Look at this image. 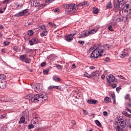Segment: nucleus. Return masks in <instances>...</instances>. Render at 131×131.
Returning a JSON list of instances; mask_svg holds the SVG:
<instances>
[{"mask_svg": "<svg viewBox=\"0 0 131 131\" xmlns=\"http://www.w3.org/2000/svg\"><path fill=\"white\" fill-rule=\"evenodd\" d=\"M123 114L125 116H126V117H127V115H128V114H127V112L125 111L123 112Z\"/></svg>", "mask_w": 131, "mask_h": 131, "instance_id": "0e129e2a", "label": "nucleus"}, {"mask_svg": "<svg viewBox=\"0 0 131 131\" xmlns=\"http://www.w3.org/2000/svg\"><path fill=\"white\" fill-rule=\"evenodd\" d=\"M78 10V5L74 4H70V10H68V14L70 13H76V11Z\"/></svg>", "mask_w": 131, "mask_h": 131, "instance_id": "39448f33", "label": "nucleus"}, {"mask_svg": "<svg viewBox=\"0 0 131 131\" xmlns=\"http://www.w3.org/2000/svg\"><path fill=\"white\" fill-rule=\"evenodd\" d=\"M33 7H35V8H36L37 7H39V8H45L47 6L46 4H39V2H38V0H35L33 1Z\"/></svg>", "mask_w": 131, "mask_h": 131, "instance_id": "423d86ee", "label": "nucleus"}, {"mask_svg": "<svg viewBox=\"0 0 131 131\" xmlns=\"http://www.w3.org/2000/svg\"><path fill=\"white\" fill-rule=\"evenodd\" d=\"M105 62H109L110 61V58L109 57H106L105 59L104 60Z\"/></svg>", "mask_w": 131, "mask_h": 131, "instance_id": "e2e57ef3", "label": "nucleus"}, {"mask_svg": "<svg viewBox=\"0 0 131 131\" xmlns=\"http://www.w3.org/2000/svg\"><path fill=\"white\" fill-rule=\"evenodd\" d=\"M103 55L100 53L99 50H94L91 54V58L92 59H96L97 58H100V57H102Z\"/></svg>", "mask_w": 131, "mask_h": 131, "instance_id": "20e7f679", "label": "nucleus"}, {"mask_svg": "<svg viewBox=\"0 0 131 131\" xmlns=\"http://www.w3.org/2000/svg\"><path fill=\"white\" fill-rule=\"evenodd\" d=\"M9 2H10V0H4V1L3 2V4H9Z\"/></svg>", "mask_w": 131, "mask_h": 131, "instance_id": "052dcab7", "label": "nucleus"}, {"mask_svg": "<svg viewBox=\"0 0 131 131\" xmlns=\"http://www.w3.org/2000/svg\"><path fill=\"white\" fill-rule=\"evenodd\" d=\"M27 98H29L30 101L32 103H38V102L41 103V102L48 100V96L46 94V92H42L41 93L33 95V96L30 94L28 95Z\"/></svg>", "mask_w": 131, "mask_h": 131, "instance_id": "f257e3e1", "label": "nucleus"}, {"mask_svg": "<svg viewBox=\"0 0 131 131\" xmlns=\"http://www.w3.org/2000/svg\"><path fill=\"white\" fill-rule=\"evenodd\" d=\"M26 57L27 56L26 54H23L19 56V59L20 60V61H24V59H26Z\"/></svg>", "mask_w": 131, "mask_h": 131, "instance_id": "5701e85b", "label": "nucleus"}, {"mask_svg": "<svg viewBox=\"0 0 131 131\" xmlns=\"http://www.w3.org/2000/svg\"><path fill=\"white\" fill-rule=\"evenodd\" d=\"M26 51L27 52V53H30V52L32 51V49H29V48H26Z\"/></svg>", "mask_w": 131, "mask_h": 131, "instance_id": "864d4df0", "label": "nucleus"}, {"mask_svg": "<svg viewBox=\"0 0 131 131\" xmlns=\"http://www.w3.org/2000/svg\"><path fill=\"white\" fill-rule=\"evenodd\" d=\"M80 37H86V34L84 33H81L80 34Z\"/></svg>", "mask_w": 131, "mask_h": 131, "instance_id": "79ce46f5", "label": "nucleus"}, {"mask_svg": "<svg viewBox=\"0 0 131 131\" xmlns=\"http://www.w3.org/2000/svg\"><path fill=\"white\" fill-rule=\"evenodd\" d=\"M54 89H56L57 90H61V89H62V87H61V86H55L54 85Z\"/></svg>", "mask_w": 131, "mask_h": 131, "instance_id": "6e6d98bb", "label": "nucleus"}, {"mask_svg": "<svg viewBox=\"0 0 131 131\" xmlns=\"http://www.w3.org/2000/svg\"><path fill=\"white\" fill-rule=\"evenodd\" d=\"M71 35H72L69 34L68 36H67L65 37L67 41H68L69 42L72 41V40H73V37H72V36H71Z\"/></svg>", "mask_w": 131, "mask_h": 131, "instance_id": "f8f14e48", "label": "nucleus"}, {"mask_svg": "<svg viewBox=\"0 0 131 131\" xmlns=\"http://www.w3.org/2000/svg\"><path fill=\"white\" fill-rule=\"evenodd\" d=\"M32 89L36 93H40L43 91V87L41 83H36L32 86Z\"/></svg>", "mask_w": 131, "mask_h": 131, "instance_id": "7ed1b4c3", "label": "nucleus"}, {"mask_svg": "<svg viewBox=\"0 0 131 131\" xmlns=\"http://www.w3.org/2000/svg\"><path fill=\"white\" fill-rule=\"evenodd\" d=\"M116 130L120 131V127H119V125H117V127H116Z\"/></svg>", "mask_w": 131, "mask_h": 131, "instance_id": "680f3d73", "label": "nucleus"}, {"mask_svg": "<svg viewBox=\"0 0 131 131\" xmlns=\"http://www.w3.org/2000/svg\"><path fill=\"white\" fill-rule=\"evenodd\" d=\"M54 12L55 13H59L60 12V9H59V8H55L54 9Z\"/></svg>", "mask_w": 131, "mask_h": 131, "instance_id": "09e8293b", "label": "nucleus"}, {"mask_svg": "<svg viewBox=\"0 0 131 131\" xmlns=\"http://www.w3.org/2000/svg\"><path fill=\"white\" fill-rule=\"evenodd\" d=\"M78 42L80 45H84V41L79 40Z\"/></svg>", "mask_w": 131, "mask_h": 131, "instance_id": "338daca9", "label": "nucleus"}, {"mask_svg": "<svg viewBox=\"0 0 131 131\" xmlns=\"http://www.w3.org/2000/svg\"><path fill=\"white\" fill-rule=\"evenodd\" d=\"M34 127V126L32 124H30L28 125V129H31L32 128H33Z\"/></svg>", "mask_w": 131, "mask_h": 131, "instance_id": "de8ad7c7", "label": "nucleus"}, {"mask_svg": "<svg viewBox=\"0 0 131 131\" xmlns=\"http://www.w3.org/2000/svg\"><path fill=\"white\" fill-rule=\"evenodd\" d=\"M98 74V72L97 71H94L91 73V75H89L88 76H85L88 77V78H91V77H95L96 75Z\"/></svg>", "mask_w": 131, "mask_h": 131, "instance_id": "9d476101", "label": "nucleus"}, {"mask_svg": "<svg viewBox=\"0 0 131 131\" xmlns=\"http://www.w3.org/2000/svg\"><path fill=\"white\" fill-rule=\"evenodd\" d=\"M98 31V28H95L93 29L90 30L91 34H93V33H95V32H97Z\"/></svg>", "mask_w": 131, "mask_h": 131, "instance_id": "393cba45", "label": "nucleus"}, {"mask_svg": "<svg viewBox=\"0 0 131 131\" xmlns=\"http://www.w3.org/2000/svg\"><path fill=\"white\" fill-rule=\"evenodd\" d=\"M49 25L53 27V28H56V24H52V23H49Z\"/></svg>", "mask_w": 131, "mask_h": 131, "instance_id": "4c0bfd02", "label": "nucleus"}, {"mask_svg": "<svg viewBox=\"0 0 131 131\" xmlns=\"http://www.w3.org/2000/svg\"><path fill=\"white\" fill-rule=\"evenodd\" d=\"M95 123L96 125H97L98 126H99V127H101L102 126V125L101 124V122H100V121L98 120H95Z\"/></svg>", "mask_w": 131, "mask_h": 131, "instance_id": "c85d7f7f", "label": "nucleus"}, {"mask_svg": "<svg viewBox=\"0 0 131 131\" xmlns=\"http://www.w3.org/2000/svg\"><path fill=\"white\" fill-rule=\"evenodd\" d=\"M87 103H88V104H93V105H95L98 103V100L91 99L87 100Z\"/></svg>", "mask_w": 131, "mask_h": 131, "instance_id": "1a4fd4ad", "label": "nucleus"}, {"mask_svg": "<svg viewBox=\"0 0 131 131\" xmlns=\"http://www.w3.org/2000/svg\"><path fill=\"white\" fill-rule=\"evenodd\" d=\"M56 68H57V69H59V70H62V69H63V68L62 67V66L60 65V64H58L56 66Z\"/></svg>", "mask_w": 131, "mask_h": 131, "instance_id": "ea45409f", "label": "nucleus"}, {"mask_svg": "<svg viewBox=\"0 0 131 131\" xmlns=\"http://www.w3.org/2000/svg\"><path fill=\"white\" fill-rule=\"evenodd\" d=\"M111 96L113 100V104H116L115 94H114L113 93H111Z\"/></svg>", "mask_w": 131, "mask_h": 131, "instance_id": "dca6fc26", "label": "nucleus"}, {"mask_svg": "<svg viewBox=\"0 0 131 131\" xmlns=\"http://www.w3.org/2000/svg\"><path fill=\"white\" fill-rule=\"evenodd\" d=\"M46 65H47V63L46 62H42L41 64H40V66L41 67H45V66H46Z\"/></svg>", "mask_w": 131, "mask_h": 131, "instance_id": "4d7b16f0", "label": "nucleus"}, {"mask_svg": "<svg viewBox=\"0 0 131 131\" xmlns=\"http://www.w3.org/2000/svg\"><path fill=\"white\" fill-rule=\"evenodd\" d=\"M49 71H50V70H49V69L45 70L43 71V74L45 75H47V74L49 73Z\"/></svg>", "mask_w": 131, "mask_h": 131, "instance_id": "c9c22d12", "label": "nucleus"}, {"mask_svg": "<svg viewBox=\"0 0 131 131\" xmlns=\"http://www.w3.org/2000/svg\"><path fill=\"white\" fill-rule=\"evenodd\" d=\"M53 80H54V81H56L58 82H60V81H61V79H60V78L57 77V76H56L53 77Z\"/></svg>", "mask_w": 131, "mask_h": 131, "instance_id": "412c9836", "label": "nucleus"}, {"mask_svg": "<svg viewBox=\"0 0 131 131\" xmlns=\"http://www.w3.org/2000/svg\"><path fill=\"white\" fill-rule=\"evenodd\" d=\"M114 81H115V77L114 76L110 74L107 77L106 76V82L111 83V82H114Z\"/></svg>", "mask_w": 131, "mask_h": 131, "instance_id": "0eeeda50", "label": "nucleus"}, {"mask_svg": "<svg viewBox=\"0 0 131 131\" xmlns=\"http://www.w3.org/2000/svg\"><path fill=\"white\" fill-rule=\"evenodd\" d=\"M122 6H123V3H118V4L116 5L117 9L118 10H122V9H123Z\"/></svg>", "mask_w": 131, "mask_h": 131, "instance_id": "4468645a", "label": "nucleus"}, {"mask_svg": "<svg viewBox=\"0 0 131 131\" xmlns=\"http://www.w3.org/2000/svg\"><path fill=\"white\" fill-rule=\"evenodd\" d=\"M15 5L16 6V9L20 10V9H22L23 8V5L22 4H19L18 3H15Z\"/></svg>", "mask_w": 131, "mask_h": 131, "instance_id": "aec40b11", "label": "nucleus"}, {"mask_svg": "<svg viewBox=\"0 0 131 131\" xmlns=\"http://www.w3.org/2000/svg\"><path fill=\"white\" fill-rule=\"evenodd\" d=\"M13 51H15V52H19V49H18V46H15L13 48Z\"/></svg>", "mask_w": 131, "mask_h": 131, "instance_id": "e433bc0d", "label": "nucleus"}, {"mask_svg": "<svg viewBox=\"0 0 131 131\" xmlns=\"http://www.w3.org/2000/svg\"><path fill=\"white\" fill-rule=\"evenodd\" d=\"M104 103H110V102H111V98L108 97H105L104 98Z\"/></svg>", "mask_w": 131, "mask_h": 131, "instance_id": "a211bd4d", "label": "nucleus"}, {"mask_svg": "<svg viewBox=\"0 0 131 131\" xmlns=\"http://www.w3.org/2000/svg\"><path fill=\"white\" fill-rule=\"evenodd\" d=\"M31 60V59H30V58H27L25 59V62L27 64H29V63H30Z\"/></svg>", "mask_w": 131, "mask_h": 131, "instance_id": "473e14b6", "label": "nucleus"}, {"mask_svg": "<svg viewBox=\"0 0 131 131\" xmlns=\"http://www.w3.org/2000/svg\"><path fill=\"white\" fill-rule=\"evenodd\" d=\"M53 2H55V0H45V3H49V4L53 3Z\"/></svg>", "mask_w": 131, "mask_h": 131, "instance_id": "a18cd8bd", "label": "nucleus"}, {"mask_svg": "<svg viewBox=\"0 0 131 131\" xmlns=\"http://www.w3.org/2000/svg\"><path fill=\"white\" fill-rule=\"evenodd\" d=\"M85 5L90 6V3H89V2L86 1V2H82L79 4L78 6H79V7H82V8H84V6Z\"/></svg>", "mask_w": 131, "mask_h": 131, "instance_id": "9b49d317", "label": "nucleus"}, {"mask_svg": "<svg viewBox=\"0 0 131 131\" xmlns=\"http://www.w3.org/2000/svg\"><path fill=\"white\" fill-rule=\"evenodd\" d=\"M7 77H6V75L4 74H0V79L1 80H5Z\"/></svg>", "mask_w": 131, "mask_h": 131, "instance_id": "b1692460", "label": "nucleus"}, {"mask_svg": "<svg viewBox=\"0 0 131 131\" xmlns=\"http://www.w3.org/2000/svg\"><path fill=\"white\" fill-rule=\"evenodd\" d=\"M131 14H128V13L127 14V15L126 16V20L127 21H130V20L131 19Z\"/></svg>", "mask_w": 131, "mask_h": 131, "instance_id": "c756f323", "label": "nucleus"}, {"mask_svg": "<svg viewBox=\"0 0 131 131\" xmlns=\"http://www.w3.org/2000/svg\"><path fill=\"white\" fill-rule=\"evenodd\" d=\"M115 122L117 125H120L123 128L126 126V119H119L118 118H117L115 119Z\"/></svg>", "mask_w": 131, "mask_h": 131, "instance_id": "f03ea898", "label": "nucleus"}, {"mask_svg": "<svg viewBox=\"0 0 131 131\" xmlns=\"http://www.w3.org/2000/svg\"><path fill=\"white\" fill-rule=\"evenodd\" d=\"M39 28H40V29H42V30H45V29H46V26H45V25L40 26Z\"/></svg>", "mask_w": 131, "mask_h": 131, "instance_id": "8fccbe9b", "label": "nucleus"}, {"mask_svg": "<svg viewBox=\"0 0 131 131\" xmlns=\"http://www.w3.org/2000/svg\"><path fill=\"white\" fill-rule=\"evenodd\" d=\"M84 33L86 34V36H89V34H91V32H90V31H86Z\"/></svg>", "mask_w": 131, "mask_h": 131, "instance_id": "69168bd1", "label": "nucleus"}, {"mask_svg": "<svg viewBox=\"0 0 131 131\" xmlns=\"http://www.w3.org/2000/svg\"><path fill=\"white\" fill-rule=\"evenodd\" d=\"M129 98V94H127L125 96V100H128Z\"/></svg>", "mask_w": 131, "mask_h": 131, "instance_id": "13d9d810", "label": "nucleus"}, {"mask_svg": "<svg viewBox=\"0 0 131 131\" xmlns=\"http://www.w3.org/2000/svg\"><path fill=\"white\" fill-rule=\"evenodd\" d=\"M32 39L35 45H37V43H38V42H39V39H38V38L36 37H34Z\"/></svg>", "mask_w": 131, "mask_h": 131, "instance_id": "2eb2a0df", "label": "nucleus"}, {"mask_svg": "<svg viewBox=\"0 0 131 131\" xmlns=\"http://www.w3.org/2000/svg\"><path fill=\"white\" fill-rule=\"evenodd\" d=\"M28 11H29L28 9H26L22 11L23 14H24V16L26 15V14H27V13H28Z\"/></svg>", "mask_w": 131, "mask_h": 131, "instance_id": "f704fd0d", "label": "nucleus"}, {"mask_svg": "<svg viewBox=\"0 0 131 131\" xmlns=\"http://www.w3.org/2000/svg\"><path fill=\"white\" fill-rule=\"evenodd\" d=\"M110 46L108 44H105L104 46V48L105 49V50H108V49H109Z\"/></svg>", "mask_w": 131, "mask_h": 131, "instance_id": "a19ab883", "label": "nucleus"}, {"mask_svg": "<svg viewBox=\"0 0 131 131\" xmlns=\"http://www.w3.org/2000/svg\"><path fill=\"white\" fill-rule=\"evenodd\" d=\"M15 17H21V16H24L23 11L19 12L18 13L14 15Z\"/></svg>", "mask_w": 131, "mask_h": 131, "instance_id": "4be33fe9", "label": "nucleus"}, {"mask_svg": "<svg viewBox=\"0 0 131 131\" xmlns=\"http://www.w3.org/2000/svg\"><path fill=\"white\" fill-rule=\"evenodd\" d=\"M24 122H25V117L23 116L20 118V121H19L18 123L19 124H21V123H24Z\"/></svg>", "mask_w": 131, "mask_h": 131, "instance_id": "f3484780", "label": "nucleus"}, {"mask_svg": "<svg viewBox=\"0 0 131 131\" xmlns=\"http://www.w3.org/2000/svg\"><path fill=\"white\" fill-rule=\"evenodd\" d=\"M125 106H127V107H131V103H130L126 102V103H125Z\"/></svg>", "mask_w": 131, "mask_h": 131, "instance_id": "603ef678", "label": "nucleus"}, {"mask_svg": "<svg viewBox=\"0 0 131 131\" xmlns=\"http://www.w3.org/2000/svg\"><path fill=\"white\" fill-rule=\"evenodd\" d=\"M108 85H111L112 88H113V89H115V88H116V86H117V84H111L109 83Z\"/></svg>", "mask_w": 131, "mask_h": 131, "instance_id": "58836bf2", "label": "nucleus"}, {"mask_svg": "<svg viewBox=\"0 0 131 131\" xmlns=\"http://www.w3.org/2000/svg\"><path fill=\"white\" fill-rule=\"evenodd\" d=\"M116 90L117 93H119L120 90H121V88L120 86H118L116 89Z\"/></svg>", "mask_w": 131, "mask_h": 131, "instance_id": "5fc2aeb1", "label": "nucleus"}, {"mask_svg": "<svg viewBox=\"0 0 131 131\" xmlns=\"http://www.w3.org/2000/svg\"><path fill=\"white\" fill-rule=\"evenodd\" d=\"M130 4H126V9H125V12H127V13H128V9L130 7Z\"/></svg>", "mask_w": 131, "mask_h": 131, "instance_id": "7c9ffc66", "label": "nucleus"}, {"mask_svg": "<svg viewBox=\"0 0 131 131\" xmlns=\"http://www.w3.org/2000/svg\"><path fill=\"white\" fill-rule=\"evenodd\" d=\"M33 33H34V32L32 30H30L28 32V35H30V36L33 35Z\"/></svg>", "mask_w": 131, "mask_h": 131, "instance_id": "72a5a7b5", "label": "nucleus"}, {"mask_svg": "<svg viewBox=\"0 0 131 131\" xmlns=\"http://www.w3.org/2000/svg\"><path fill=\"white\" fill-rule=\"evenodd\" d=\"M108 30H110V31H113V27H112V26H110L108 28Z\"/></svg>", "mask_w": 131, "mask_h": 131, "instance_id": "3c124183", "label": "nucleus"}, {"mask_svg": "<svg viewBox=\"0 0 131 131\" xmlns=\"http://www.w3.org/2000/svg\"><path fill=\"white\" fill-rule=\"evenodd\" d=\"M53 89H54V85H51L48 87V90H50V91L53 90Z\"/></svg>", "mask_w": 131, "mask_h": 131, "instance_id": "bf43d9fd", "label": "nucleus"}, {"mask_svg": "<svg viewBox=\"0 0 131 131\" xmlns=\"http://www.w3.org/2000/svg\"><path fill=\"white\" fill-rule=\"evenodd\" d=\"M116 21L117 22H122V21H123V18H117Z\"/></svg>", "mask_w": 131, "mask_h": 131, "instance_id": "37998d69", "label": "nucleus"}, {"mask_svg": "<svg viewBox=\"0 0 131 131\" xmlns=\"http://www.w3.org/2000/svg\"><path fill=\"white\" fill-rule=\"evenodd\" d=\"M64 9H66V12H67V13H68V10H70V4H66L63 6Z\"/></svg>", "mask_w": 131, "mask_h": 131, "instance_id": "ddd939ff", "label": "nucleus"}, {"mask_svg": "<svg viewBox=\"0 0 131 131\" xmlns=\"http://www.w3.org/2000/svg\"><path fill=\"white\" fill-rule=\"evenodd\" d=\"M92 48L93 50H96L97 51H98L99 50V45L95 44L93 46H92Z\"/></svg>", "mask_w": 131, "mask_h": 131, "instance_id": "cd10ccee", "label": "nucleus"}, {"mask_svg": "<svg viewBox=\"0 0 131 131\" xmlns=\"http://www.w3.org/2000/svg\"><path fill=\"white\" fill-rule=\"evenodd\" d=\"M0 88L1 89H6L7 88V82L6 81H0Z\"/></svg>", "mask_w": 131, "mask_h": 131, "instance_id": "6e6552de", "label": "nucleus"}, {"mask_svg": "<svg viewBox=\"0 0 131 131\" xmlns=\"http://www.w3.org/2000/svg\"><path fill=\"white\" fill-rule=\"evenodd\" d=\"M103 115L105 117L107 116V115H108V112H107L106 111L103 112Z\"/></svg>", "mask_w": 131, "mask_h": 131, "instance_id": "774afa93", "label": "nucleus"}, {"mask_svg": "<svg viewBox=\"0 0 131 131\" xmlns=\"http://www.w3.org/2000/svg\"><path fill=\"white\" fill-rule=\"evenodd\" d=\"M29 43H30V46H33V45H34V42H33V40H32V39L29 40Z\"/></svg>", "mask_w": 131, "mask_h": 131, "instance_id": "49530a36", "label": "nucleus"}, {"mask_svg": "<svg viewBox=\"0 0 131 131\" xmlns=\"http://www.w3.org/2000/svg\"><path fill=\"white\" fill-rule=\"evenodd\" d=\"M11 43V42H9V41H6L4 42V46H9Z\"/></svg>", "mask_w": 131, "mask_h": 131, "instance_id": "c03bdc74", "label": "nucleus"}, {"mask_svg": "<svg viewBox=\"0 0 131 131\" xmlns=\"http://www.w3.org/2000/svg\"><path fill=\"white\" fill-rule=\"evenodd\" d=\"M41 36H47L48 35V31H47V29H45L43 30V32L41 34Z\"/></svg>", "mask_w": 131, "mask_h": 131, "instance_id": "6ab92c4d", "label": "nucleus"}, {"mask_svg": "<svg viewBox=\"0 0 131 131\" xmlns=\"http://www.w3.org/2000/svg\"><path fill=\"white\" fill-rule=\"evenodd\" d=\"M111 8H112V4L111 2H110V3L106 4V9H111Z\"/></svg>", "mask_w": 131, "mask_h": 131, "instance_id": "2f4dec72", "label": "nucleus"}, {"mask_svg": "<svg viewBox=\"0 0 131 131\" xmlns=\"http://www.w3.org/2000/svg\"><path fill=\"white\" fill-rule=\"evenodd\" d=\"M93 13L94 14H98V13H99V9L94 7L93 10Z\"/></svg>", "mask_w": 131, "mask_h": 131, "instance_id": "bb28decb", "label": "nucleus"}, {"mask_svg": "<svg viewBox=\"0 0 131 131\" xmlns=\"http://www.w3.org/2000/svg\"><path fill=\"white\" fill-rule=\"evenodd\" d=\"M126 55H127V53L123 52L122 54L120 55V58H121V59H123V58H125Z\"/></svg>", "mask_w": 131, "mask_h": 131, "instance_id": "a878e982", "label": "nucleus"}]
</instances>
